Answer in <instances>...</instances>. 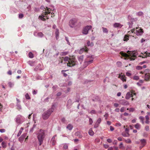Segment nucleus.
I'll return each mask as SVG.
<instances>
[{
	"label": "nucleus",
	"instance_id": "obj_26",
	"mask_svg": "<svg viewBox=\"0 0 150 150\" xmlns=\"http://www.w3.org/2000/svg\"><path fill=\"white\" fill-rule=\"evenodd\" d=\"M87 44L88 46H93V43L92 42L90 43V41H88Z\"/></svg>",
	"mask_w": 150,
	"mask_h": 150
},
{
	"label": "nucleus",
	"instance_id": "obj_5",
	"mask_svg": "<svg viewBox=\"0 0 150 150\" xmlns=\"http://www.w3.org/2000/svg\"><path fill=\"white\" fill-rule=\"evenodd\" d=\"M76 62L74 58H70L68 62L67 63V65L69 67L74 66L76 64Z\"/></svg>",
	"mask_w": 150,
	"mask_h": 150
},
{
	"label": "nucleus",
	"instance_id": "obj_16",
	"mask_svg": "<svg viewBox=\"0 0 150 150\" xmlns=\"http://www.w3.org/2000/svg\"><path fill=\"white\" fill-rule=\"evenodd\" d=\"M122 26V25H121V24L119 23H114V26L115 28H121Z\"/></svg>",
	"mask_w": 150,
	"mask_h": 150
},
{
	"label": "nucleus",
	"instance_id": "obj_25",
	"mask_svg": "<svg viewBox=\"0 0 150 150\" xmlns=\"http://www.w3.org/2000/svg\"><path fill=\"white\" fill-rule=\"evenodd\" d=\"M102 28L103 29V31L104 33H108V29L106 28H104V27H102Z\"/></svg>",
	"mask_w": 150,
	"mask_h": 150
},
{
	"label": "nucleus",
	"instance_id": "obj_8",
	"mask_svg": "<svg viewBox=\"0 0 150 150\" xmlns=\"http://www.w3.org/2000/svg\"><path fill=\"white\" fill-rule=\"evenodd\" d=\"M133 95H136L135 93H134L133 91L129 92L126 94L125 98L126 99H129L130 98L132 97Z\"/></svg>",
	"mask_w": 150,
	"mask_h": 150
},
{
	"label": "nucleus",
	"instance_id": "obj_39",
	"mask_svg": "<svg viewBox=\"0 0 150 150\" xmlns=\"http://www.w3.org/2000/svg\"><path fill=\"white\" fill-rule=\"evenodd\" d=\"M137 15L138 16H142L143 14V13L142 12H139L137 13Z\"/></svg>",
	"mask_w": 150,
	"mask_h": 150
},
{
	"label": "nucleus",
	"instance_id": "obj_40",
	"mask_svg": "<svg viewBox=\"0 0 150 150\" xmlns=\"http://www.w3.org/2000/svg\"><path fill=\"white\" fill-rule=\"evenodd\" d=\"M117 64L119 67H120L122 65V63L120 62H117Z\"/></svg>",
	"mask_w": 150,
	"mask_h": 150
},
{
	"label": "nucleus",
	"instance_id": "obj_13",
	"mask_svg": "<svg viewBox=\"0 0 150 150\" xmlns=\"http://www.w3.org/2000/svg\"><path fill=\"white\" fill-rule=\"evenodd\" d=\"M145 79L146 81L150 80V73H146L145 74Z\"/></svg>",
	"mask_w": 150,
	"mask_h": 150
},
{
	"label": "nucleus",
	"instance_id": "obj_17",
	"mask_svg": "<svg viewBox=\"0 0 150 150\" xmlns=\"http://www.w3.org/2000/svg\"><path fill=\"white\" fill-rule=\"evenodd\" d=\"M7 142H6L5 141L2 142L1 145L2 146V147L4 148H6L7 147Z\"/></svg>",
	"mask_w": 150,
	"mask_h": 150
},
{
	"label": "nucleus",
	"instance_id": "obj_18",
	"mask_svg": "<svg viewBox=\"0 0 150 150\" xmlns=\"http://www.w3.org/2000/svg\"><path fill=\"white\" fill-rule=\"evenodd\" d=\"M67 128L68 130H71L73 128V126L71 124H69L67 126Z\"/></svg>",
	"mask_w": 150,
	"mask_h": 150
},
{
	"label": "nucleus",
	"instance_id": "obj_3",
	"mask_svg": "<svg viewBox=\"0 0 150 150\" xmlns=\"http://www.w3.org/2000/svg\"><path fill=\"white\" fill-rule=\"evenodd\" d=\"M46 8L47 9L43 10L41 15L39 17V18L43 21L46 20L45 18H44V17H45V16L47 15L50 13V11L51 10H50V8H48L47 7H46Z\"/></svg>",
	"mask_w": 150,
	"mask_h": 150
},
{
	"label": "nucleus",
	"instance_id": "obj_37",
	"mask_svg": "<svg viewBox=\"0 0 150 150\" xmlns=\"http://www.w3.org/2000/svg\"><path fill=\"white\" fill-rule=\"evenodd\" d=\"M135 31V29H133L132 30H131L130 31H129L128 32V33L129 34H131V33H135L134 32V31Z\"/></svg>",
	"mask_w": 150,
	"mask_h": 150
},
{
	"label": "nucleus",
	"instance_id": "obj_29",
	"mask_svg": "<svg viewBox=\"0 0 150 150\" xmlns=\"http://www.w3.org/2000/svg\"><path fill=\"white\" fill-rule=\"evenodd\" d=\"M93 61V60H90L88 61L85 62V64H87L88 65V64H90L91 63H92Z\"/></svg>",
	"mask_w": 150,
	"mask_h": 150
},
{
	"label": "nucleus",
	"instance_id": "obj_23",
	"mask_svg": "<svg viewBox=\"0 0 150 150\" xmlns=\"http://www.w3.org/2000/svg\"><path fill=\"white\" fill-rule=\"evenodd\" d=\"M129 35H125L124 38V40L127 41L128 40H129Z\"/></svg>",
	"mask_w": 150,
	"mask_h": 150
},
{
	"label": "nucleus",
	"instance_id": "obj_62",
	"mask_svg": "<svg viewBox=\"0 0 150 150\" xmlns=\"http://www.w3.org/2000/svg\"><path fill=\"white\" fill-rule=\"evenodd\" d=\"M104 147H105V148H106V149H107V148H108V146H108V145H107V144H105V145H104Z\"/></svg>",
	"mask_w": 150,
	"mask_h": 150
},
{
	"label": "nucleus",
	"instance_id": "obj_55",
	"mask_svg": "<svg viewBox=\"0 0 150 150\" xmlns=\"http://www.w3.org/2000/svg\"><path fill=\"white\" fill-rule=\"evenodd\" d=\"M110 129L111 131H113L114 130V128L112 126L110 127Z\"/></svg>",
	"mask_w": 150,
	"mask_h": 150
},
{
	"label": "nucleus",
	"instance_id": "obj_22",
	"mask_svg": "<svg viewBox=\"0 0 150 150\" xmlns=\"http://www.w3.org/2000/svg\"><path fill=\"white\" fill-rule=\"evenodd\" d=\"M88 134L91 136H93L94 135V132L93 131L91 128L89 129L88 131Z\"/></svg>",
	"mask_w": 150,
	"mask_h": 150
},
{
	"label": "nucleus",
	"instance_id": "obj_4",
	"mask_svg": "<svg viewBox=\"0 0 150 150\" xmlns=\"http://www.w3.org/2000/svg\"><path fill=\"white\" fill-rule=\"evenodd\" d=\"M52 112L53 110L52 108L49 109L45 112L42 114L43 119L44 120L47 119Z\"/></svg>",
	"mask_w": 150,
	"mask_h": 150
},
{
	"label": "nucleus",
	"instance_id": "obj_19",
	"mask_svg": "<svg viewBox=\"0 0 150 150\" xmlns=\"http://www.w3.org/2000/svg\"><path fill=\"white\" fill-rule=\"evenodd\" d=\"M59 30L57 29H56L55 31V35H56V38L57 40L59 38Z\"/></svg>",
	"mask_w": 150,
	"mask_h": 150
},
{
	"label": "nucleus",
	"instance_id": "obj_9",
	"mask_svg": "<svg viewBox=\"0 0 150 150\" xmlns=\"http://www.w3.org/2000/svg\"><path fill=\"white\" fill-rule=\"evenodd\" d=\"M27 133H25L23 134L18 138V141L21 143L23 142L24 139L27 135Z\"/></svg>",
	"mask_w": 150,
	"mask_h": 150
},
{
	"label": "nucleus",
	"instance_id": "obj_47",
	"mask_svg": "<svg viewBox=\"0 0 150 150\" xmlns=\"http://www.w3.org/2000/svg\"><path fill=\"white\" fill-rule=\"evenodd\" d=\"M5 129H0V132L1 133L4 132L5 131Z\"/></svg>",
	"mask_w": 150,
	"mask_h": 150
},
{
	"label": "nucleus",
	"instance_id": "obj_52",
	"mask_svg": "<svg viewBox=\"0 0 150 150\" xmlns=\"http://www.w3.org/2000/svg\"><path fill=\"white\" fill-rule=\"evenodd\" d=\"M139 119H140L141 121H143L144 119V118L142 116H140L139 117Z\"/></svg>",
	"mask_w": 150,
	"mask_h": 150
},
{
	"label": "nucleus",
	"instance_id": "obj_2",
	"mask_svg": "<svg viewBox=\"0 0 150 150\" xmlns=\"http://www.w3.org/2000/svg\"><path fill=\"white\" fill-rule=\"evenodd\" d=\"M120 54L123 57H125L130 58V60H134L136 57V56L137 55V53L136 52H132L130 54L131 57H130L129 55H128L127 53H124L122 52H121L120 53Z\"/></svg>",
	"mask_w": 150,
	"mask_h": 150
},
{
	"label": "nucleus",
	"instance_id": "obj_58",
	"mask_svg": "<svg viewBox=\"0 0 150 150\" xmlns=\"http://www.w3.org/2000/svg\"><path fill=\"white\" fill-rule=\"evenodd\" d=\"M115 111L116 112H118L120 111V109L119 108H116L115 110Z\"/></svg>",
	"mask_w": 150,
	"mask_h": 150
},
{
	"label": "nucleus",
	"instance_id": "obj_50",
	"mask_svg": "<svg viewBox=\"0 0 150 150\" xmlns=\"http://www.w3.org/2000/svg\"><path fill=\"white\" fill-rule=\"evenodd\" d=\"M122 135L124 137H128L129 136V134L128 133H127L126 134H123Z\"/></svg>",
	"mask_w": 150,
	"mask_h": 150
},
{
	"label": "nucleus",
	"instance_id": "obj_38",
	"mask_svg": "<svg viewBox=\"0 0 150 150\" xmlns=\"http://www.w3.org/2000/svg\"><path fill=\"white\" fill-rule=\"evenodd\" d=\"M144 54H145V55H144V56H142V58H144V57H147V56H149L150 55V53H148V54L147 53H146V52H145Z\"/></svg>",
	"mask_w": 150,
	"mask_h": 150
},
{
	"label": "nucleus",
	"instance_id": "obj_64",
	"mask_svg": "<svg viewBox=\"0 0 150 150\" xmlns=\"http://www.w3.org/2000/svg\"><path fill=\"white\" fill-rule=\"evenodd\" d=\"M8 84L9 86L10 87H11L12 86V84L11 82H9L8 83Z\"/></svg>",
	"mask_w": 150,
	"mask_h": 150
},
{
	"label": "nucleus",
	"instance_id": "obj_42",
	"mask_svg": "<svg viewBox=\"0 0 150 150\" xmlns=\"http://www.w3.org/2000/svg\"><path fill=\"white\" fill-rule=\"evenodd\" d=\"M125 142L126 143H131V141L129 139H128L126 140Z\"/></svg>",
	"mask_w": 150,
	"mask_h": 150
},
{
	"label": "nucleus",
	"instance_id": "obj_60",
	"mask_svg": "<svg viewBox=\"0 0 150 150\" xmlns=\"http://www.w3.org/2000/svg\"><path fill=\"white\" fill-rule=\"evenodd\" d=\"M17 72L18 74H21V73L22 71L20 70H18L17 71Z\"/></svg>",
	"mask_w": 150,
	"mask_h": 150
},
{
	"label": "nucleus",
	"instance_id": "obj_10",
	"mask_svg": "<svg viewBox=\"0 0 150 150\" xmlns=\"http://www.w3.org/2000/svg\"><path fill=\"white\" fill-rule=\"evenodd\" d=\"M118 78L120 79L123 82L126 81V77L125 76L124 74H122V73L119 74Z\"/></svg>",
	"mask_w": 150,
	"mask_h": 150
},
{
	"label": "nucleus",
	"instance_id": "obj_36",
	"mask_svg": "<svg viewBox=\"0 0 150 150\" xmlns=\"http://www.w3.org/2000/svg\"><path fill=\"white\" fill-rule=\"evenodd\" d=\"M139 79V78L138 76H134L133 77V79L134 80H137Z\"/></svg>",
	"mask_w": 150,
	"mask_h": 150
},
{
	"label": "nucleus",
	"instance_id": "obj_63",
	"mask_svg": "<svg viewBox=\"0 0 150 150\" xmlns=\"http://www.w3.org/2000/svg\"><path fill=\"white\" fill-rule=\"evenodd\" d=\"M37 92L35 90H34L33 92V93L34 95L36 94L37 93Z\"/></svg>",
	"mask_w": 150,
	"mask_h": 150
},
{
	"label": "nucleus",
	"instance_id": "obj_33",
	"mask_svg": "<svg viewBox=\"0 0 150 150\" xmlns=\"http://www.w3.org/2000/svg\"><path fill=\"white\" fill-rule=\"evenodd\" d=\"M71 104H72V101H71V100L69 99L68 101L67 105H71Z\"/></svg>",
	"mask_w": 150,
	"mask_h": 150
},
{
	"label": "nucleus",
	"instance_id": "obj_53",
	"mask_svg": "<svg viewBox=\"0 0 150 150\" xmlns=\"http://www.w3.org/2000/svg\"><path fill=\"white\" fill-rule=\"evenodd\" d=\"M145 129L147 131H148L149 129V127L148 126H146V127H145Z\"/></svg>",
	"mask_w": 150,
	"mask_h": 150
},
{
	"label": "nucleus",
	"instance_id": "obj_30",
	"mask_svg": "<svg viewBox=\"0 0 150 150\" xmlns=\"http://www.w3.org/2000/svg\"><path fill=\"white\" fill-rule=\"evenodd\" d=\"M21 116H18L16 118V122H19V121H20V119H21Z\"/></svg>",
	"mask_w": 150,
	"mask_h": 150
},
{
	"label": "nucleus",
	"instance_id": "obj_43",
	"mask_svg": "<svg viewBox=\"0 0 150 150\" xmlns=\"http://www.w3.org/2000/svg\"><path fill=\"white\" fill-rule=\"evenodd\" d=\"M23 16V15L22 13H20L19 15V17L20 18H22Z\"/></svg>",
	"mask_w": 150,
	"mask_h": 150
},
{
	"label": "nucleus",
	"instance_id": "obj_41",
	"mask_svg": "<svg viewBox=\"0 0 150 150\" xmlns=\"http://www.w3.org/2000/svg\"><path fill=\"white\" fill-rule=\"evenodd\" d=\"M136 69L138 70H141L142 69V67L140 66H137L136 67Z\"/></svg>",
	"mask_w": 150,
	"mask_h": 150
},
{
	"label": "nucleus",
	"instance_id": "obj_11",
	"mask_svg": "<svg viewBox=\"0 0 150 150\" xmlns=\"http://www.w3.org/2000/svg\"><path fill=\"white\" fill-rule=\"evenodd\" d=\"M141 144L142 145L140 147V149H142L143 147L146 144V140L144 139H141L140 141Z\"/></svg>",
	"mask_w": 150,
	"mask_h": 150
},
{
	"label": "nucleus",
	"instance_id": "obj_20",
	"mask_svg": "<svg viewBox=\"0 0 150 150\" xmlns=\"http://www.w3.org/2000/svg\"><path fill=\"white\" fill-rule=\"evenodd\" d=\"M23 129V127H21L20 128V129L19 131V132H18V134L17 137H19L21 135Z\"/></svg>",
	"mask_w": 150,
	"mask_h": 150
},
{
	"label": "nucleus",
	"instance_id": "obj_15",
	"mask_svg": "<svg viewBox=\"0 0 150 150\" xmlns=\"http://www.w3.org/2000/svg\"><path fill=\"white\" fill-rule=\"evenodd\" d=\"M83 51L87 52L88 51L87 48L85 47L84 48H82L79 50V53L81 54Z\"/></svg>",
	"mask_w": 150,
	"mask_h": 150
},
{
	"label": "nucleus",
	"instance_id": "obj_21",
	"mask_svg": "<svg viewBox=\"0 0 150 150\" xmlns=\"http://www.w3.org/2000/svg\"><path fill=\"white\" fill-rule=\"evenodd\" d=\"M83 55H81L78 57V59L79 61L81 63L83 61Z\"/></svg>",
	"mask_w": 150,
	"mask_h": 150
},
{
	"label": "nucleus",
	"instance_id": "obj_51",
	"mask_svg": "<svg viewBox=\"0 0 150 150\" xmlns=\"http://www.w3.org/2000/svg\"><path fill=\"white\" fill-rule=\"evenodd\" d=\"M7 74L9 75H11L12 74V72L11 70H9L7 72Z\"/></svg>",
	"mask_w": 150,
	"mask_h": 150
},
{
	"label": "nucleus",
	"instance_id": "obj_54",
	"mask_svg": "<svg viewBox=\"0 0 150 150\" xmlns=\"http://www.w3.org/2000/svg\"><path fill=\"white\" fill-rule=\"evenodd\" d=\"M114 105L115 107H117L118 106L119 104L117 103H115L114 104Z\"/></svg>",
	"mask_w": 150,
	"mask_h": 150
},
{
	"label": "nucleus",
	"instance_id": "obj_14",
	"mask_svg": "<svg viewBox=\"0 0 150 150\" xmlns=\"http://www.w3.org/2000/svg\"><path fill=\"white\" fill-rule=\"evenodd\" d=\"M120 104L123 105H129V103L127 101L125 100H122L120 102Z\"/></svg>",
	"mask_w": 150,
	"mask_h": 150
},
{
	"label": "nucleus",
	"instance_id": "obj_57",
	"mask_svg": "<svg viewBox=\"0 0 150 150\" xmlns=\"http://www.w3.org/2000/svg\"><path fill=\"white\" fill-rule=\"evenodd\" d=\"M145 118L146 119V122H147V121H148V120L149 119V116L148 115H146L145 116Z\"/></svg>",
	"mask_w": 150,
	"mask_h": 150
},
{
	"label": "nucleus",
	"instance_id": "obj_35",
	"mask_svg": "<svg viewBox=\"0 0 150 150\" xmlns=\"http://www.w3.org/2000/svg\"><path fill=\"white\" fill-rule=\"evenodd\" d=\"M99 122H95V124L94 125V128H96L99 125Z\"/></svg>",
	"mask_w": 150,
	"mask_h": 150
},
{
	"label": "nucleus",
	"instance_id": "obj_45",
	"mask_svg": "<svg viewBox=\"0 0 150 150\" xmlns=\"http://www.w3.org/2000/svg\"><path fill=\"white\" fill-rule=\"evenodd\" d=\"M38 35L40 37H42L43 35V34L41 33H39L38 34Z\"/></svg>",
	"mask_w": 150,
	"mask_h": 150
},
{
	"label": "nucleus",
	"instance_id": "obj_46",
	"mask_svg": "<svg viewBox=\"0 0 150 150\" xmlns=\"http://www.w3.org/2000/svg\"><path fill=\"white\" fill-rule=\"evenodd\" d=\"M115 125L116 126L119 127L121 125V124L119 122H117L116 124Z\"/></svg>",
	"mask_w": 150,
	"mask_h": 150
},
{
	"label": "nucleus",
	"instance_id": "obj_24",
	"mask_svg": "<svg viewBox=\"0 0 150 150\" xmlns=\"http://www.w3.org/2000/svg\"><path fill=\"white\" fill-rule=\"evenodd\" d=\"M62 59H61V63H64V64L66 62V57H62Z\"/></svg>",
	"mask_w": 150,
	"mask_h": 150
},
{
	"label": "nucleus",
	"instance_id": "obj_56",
	"mask_svg": "<svg viewBox=\"0 0 150 150\" xmlns=\"http://www.w3.org/2000/svg\"><path fill=\"white\" fill-rule=\"evenodd\" d=\"M124 111V107H122L120 109V112H123Z\"/></svg>",
	"mask_w": 150,
	"mask_h": 150
},
{
	"label": "nucleus",
	"instance_id": "obj_12",
	"mask_svg": "<svg viewBox=\"0 0 150 150\" xmlns=\"http://www.w3.org/2000/svg\"><path fill=\"white\" fill-rule=\"evenodd\" d=\"M56 137V135H54L52 138L51 140V142L52 145H54L56 143V140L55 139V137Z\"/></svg>",
	"mask_w": 150,
	"mask_h": 150
},
{
	"label": "nucleus",
	"instance_id": "obj_7",
	"mask_svg": "<svg viewBox=\"0 0 150 150\" xmlns=\"http://www.w3.org/2000/svg\"><path fill=\"white\" fill-rule=\"evenodd\" d=\"M92 27L91 25H87L83 29L82 33L84 34H87L88 33V30L90 29Z\"/></svg>",
	"mask_w": 150,
	"mask_h": 150
},
{
	"label": "nucleus",
	"instance_id": "obj_44",
	"mask_svg": "<svg viewBox=\"0 0 150 150\" xmlns=\"http://www.w3.org/2000/svg\"><path fill=\"white\" fill-rule=\"evenodd\" d=\"M143 136L144 137H146L148 135L146 133V132H144L143 134Z\"/></svg>",
	"mask_w": 150,
	"mask_h": 150
},
{
	"label": "nucleus",
	"instance_id": "obj_49",
	"mask_svg": "<svg viewBox=\"0 0 150 150\" xmlns=\"http://www.w3.org/2000/svg\"><path fill=\"white\" fill-rule=\"evenodd\" d=\"M107 141L109 143H111L112 142V141L111 139H107Z\"/></svg>",
	"mask_w": 150,
	"mask_h": 150
},
{
	"label": "nucleus",
	"instance_id": "obj_28",
	"mask_svg": "<svg viewBox=\"0 0 150 150\" xmlns=\"http://www.w3.org/2000/svg\"><path fill=\"white\" fill-rule=\"evenodd\" d=\"M119 148L121 149H124V147L122 143V142L120 143L119 145Z\"/></svg>",
	"mask_w": 150,
	"mask_h": 150
},
{
	"label": "nucleus",
	"instance_id": "obj_32",
	"mask_svg": "<svg viewBox=\"0 0 150 150\" xmlns=\"http://www.w3.org/2000/svg\"><path fill=\"white\" fill-rule=\"evenodd\" d=\"M136 32L138 33H142L143 32V30L142 29H140L139 30H136Z\"/></svg>",
	"mask_w": 150,
	"mask_h": 150
},
{
	"label": "nucleus",
	"instance_id": "obj_48",
	"mask_svg": "<svg viewBox=\"0 0 150 150\" xmlns=\"http://www.w3.org/2000/svg\"><path fill=\"white\" fill-rule=\"evenodd\" d=\"M126 75L128 76H129L131 75V73H129L128 72H127L126 73Z\"/></svg>",
	"mask_w": 150,
	"mask_h": 150
},
{
	"label": "nucleus",
	"instance_id": "obj_1",
	"mask_svg": "<svg viewBox=\"0 0 150 150\" xmlns=\"http://www.w3.org/2000/svg\"><path fill=\"white\" fill-rule=\"evenodd\" d=\"M45 131L40 129L37 133V137L39 142L40 145H41L43 143V141L45 137Z\"/></svg>",
	"mask_w": 150,
	"mask_h": 150
},
{
	"label": "nucleus",
	"instance_id": "obj_6",
	"mask_svg": "<svg viewBox=\"0 0 150 150\" xmlns=\"http://www.w3.org/2000/svg\"><path fill=\"white\" fill-rule=\"evenodd\" d=\"M77 22V20L76 19H71L69 21V25L71 27L73 28L76 25Z\"/></svg>",
	"mask_w": 150,
	"mask_h": 150
},
{
	"label": "nucleus",
	"instance_id": "obj_59",
	"mask_svg": "<svg viewBox=\"0 0 150 150\" xmlns=\"http://www.w3.org/2000/svg\"><path fill=\"white\" fill-rule=\"evenodd\" d=\"M117 139L119 141H122V138L121 137H119L117 138Z\"/></svg>",
	"mask_w": 150,
	"mask_h": 150
},
{
	"label": "nucleus",
	"instance_id": "obj_31",
	"mask_svg": "<svg viewBox=\"0 0 150 150\" xmlns=\"http://www.w3.org/2000/svg\"><path fill=\"white\" fill-rule=\"evenodd\" d=\"M29 57L30 58H32L33 57V55L31 52H30L29 53Z\"/></svg>",
	"mask_w": 150,
	"mask_h": 150
},
{
	"label": "nucleus",
	"instance_id": "obj_61",
	"mask_svg": "<svg viewBox=\"0 0 150 150\" xmlns=\"http://www.w3.org/2000/svg\"><path fill=\"white\" fill-rule=\"evenodd\" d=\"M61 93L60 92H59L57 93V96H61Z\"/></svg>",
	"mask_w": 150,
	"mask_h": 150
},
{
	"label": "nucleus",
	"instance_id": "obj_34",
	"mask_svg": "<svg viewBox=\"0 0 150 150\" xmlns=\"http://www.w3.org/2000/svg\"><path fill=\"white\" fill-rule=\"evenodd\" d=\"M25 98L26 99H30V96H29L28 94V93H27L25 95Z\"/></svg>",
	"mask_w": 150,
	"mask_h": 150
},
{
	"label": "nucleus",
	"instance_id": "obj_27",
	"mask_svg": "<svg viewBox=\"0 0 150 150\" xmlns=\"http://www.w3.org/2000/svg\"><path fill=\"white\" fill-rule=\"evenodd\" d=\"M135 127L137 129H139L140 128V125L138 124H137L135 125Z\"/></svg>",
	"mask_w": 150,
	"mask_h": 150
}]
</instances>
